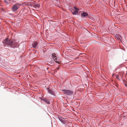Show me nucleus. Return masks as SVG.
<instances>
[{"mask_svg":"<svg viewBox=\"0 0 127 127\" xmlns=\"http://www.w3.org/2000/svg\"><path fill=\"white\" fill-rule=\"evenodd\" d=\"M78 11L75 10V11L73 12H72V14L74 15H76L78 13Z\"/></svg>","mask_w":127,"mask_h":127,"instance_id":"13","label":"nucleus"},{"mask_svg":"<svg viewBox=\"0 0 127 127\" xmlns=\"http://www.w3.org/2000/svg\"><path fill=\"white\" fill-rule=\"evenodd\" d=\"M33 7L35 8H39L40 7V5L39 4H35V3H34V5Z\"/></svg>","mask_w":127,"mask_h":127,"instance_id":"11","label":"nucleus"},{"mask_svg":"<svg viewBox=\"0 0 127 127\" xmlns=\"http://www.w3.org/2000/svg\"><path fill=\"white\" fill-rule=\"evenodd\" d=\"M2 42L3 43V45L5 47L9 46L10 47H13V41L11 39H8L7 38H5Z\"/></svg>","mask_w":127,"mask_h":127,"instance_id":"1","label":"nucleus"},{"mask_svg":"<svg viewBox=\"0 0 127 127\" xmlns=\"http://www.w3.org/2000/svg\"><path fill=\"white\" fill-rule=\"evenodd\" d=\"M35 3V2L33 1H30L29 2V6L33 7Z\"/></svg>","mask_w":127,"mask_h":127,"instance_id":"7","label":"nucleus"},{"mask_svg":"<svg viewBox=\"0 0 127 127\" xmlns=\"http://www.w3.org/2000/svg\"><path fill=\"white\" fill-rule=\"evenodd\" d=\"M4 0V1L6 2L7 3V1H6L5 0Z\"/></svg>","mask_w":127,"mask_h":127,"instance_id":"21","label":"nucleus"},{"mask_svg":"<svg viewBox=\"0 0 127 127\" xmlns=\"http://www.w3.org/2000/svg\"><path fill=\"white\" fill-rule=\"evenodd\" d=\"M52 58L53 59L55 58V57H56V54L55 53H53V54H52Z\"/></svg>","mask_w":127,"mask_h":127,"instance_id":"14","label":"nucleus"},{"mask_svg":"<svg viewBox=\"0 0 127 127\" xmlns=\"http://www.w3.org/2000/svg\"><path fill=\"white\" fill-rule=\"evenodd\" d=\"M63 93L65 95H73V92L69 90L64 89L62 90Z\"/></svg>","mask_w":127,"mask_h":127,"instance_id":"3","label":"nucleus"},{"mask_svg":"<svg viewBox=\"0 0 127 127\" xmlns=\"http://www.w3.org/2000/svg\"><path fill=\"white\" fill-rule=\"evenodd\" d=\"M49 63L51 64H53L54 63V61H50L49 62Z\"/></svg>","mask_w":127,"mask_h":127,"instance_id":"18","label":"nucleus"},{"mask_svg":"<svg viewBox=\"0 0 127 127\" xmlns=\"http://www.w3.org/2000/svg\"><path fill=\"white\" fill-rule=\"evenodd\" d=\"M117 39L120 41H121L122 39L121 36L119 34H118L117 35V36H116Z\"/></svg>","mask_w":127,"mask_h":127,"instance_id":"10","label":"nucleus"},{"mask_svg":"<svg viewBox=\"0 0 127 127\" xmlns=\"http://www.w3.org/2000/svg\"><path fill=\"white\" fill-rule=\"evenodd\" d=\"M59 120H60L62 122L64 123L65 122V121L64 120V119L62 118H59Z\"/></svg>","mask_w":127,"mask_h":127,"instance_id":"12","label":"nucleus"},{"mask_svg":"<svg viewBox=\"0 0 127 127\" xmlns=\"http://www.w3.org/2000/svg\"><path fill=\"white\" fill-rule=\"evenodd\" d=\"M37 45V43L36 42H34L32 44V46L33 47L35 48L36 47Z\"/></svg>","mask_w":127,"mask_h":127,"instance_id":"9","label":"nucleus"},{"mask_svg":"<svg viewBox=\"0 0 127 127\" xmlns=\"http://www.w3.org/2000/svg\"><path fill=\"white\" fill-rule=\"evenodd\" d=\"M22 94H23V93H21V94H20V95H22Z\"/></svg>","mask_w":127,"mask_h":127,"instance_id":"22","label":"nucleus"},{"mask_svg":"<svg viewBox=\"0 0 127 127\" xmlns=\"http://www.w3.org/2000/svg\"><path fill=\"white\" fill-rule=\"evenodd\" d=\"M74 9L75 10L78 11L79 10L78 9V8H77V7L75 6H74Z\"/></svg>","mask_w":127,"mask_h":127,"instance_id":"15","label":"nucleus"},{"mask_svg":"<svg viewBox=\"0 0 127 127\" xmlns=\"http://www.w3.org/2000/svg\"><path fill=\"white\" fill-rule=\"evenodd\" d=\"M47 90L48 92L50 94L54 95L55 94V92L53 90H52L49 88H47Z\"/></svg>","mask_w":127,"mask_h":127,"instance_id":"4","label":"nucleus"},{"mask_svg":"<svg viewBox=\"0 0 127 127\" xmlns=\"http://www.w3.org/2000/svg\"><path fill=\"white\" fill-rule=\"evenodd\" d=\"M125 86L127 87V83L126 84H124Z\"/></svg>","mask_w":127,"mask_h":127,"instance_id":"19","label":"nucleus"},{"mask_svg":"<svg viewBox=\"0 0 127 127\" xmlns=\"http://www.w3.org/2000/svg\"><path fill=\"white\" fill-rule=\"evenodd\" d=\"M56 69H57V70H59V67H57V68H56Z\"/></svg>","mask_w":127,"mask_h":127,"instance_id":"20","label":"nucleus"},{"mask_svg":"<svg viewBox=\"0 0 127 127\" xmlns=\"http://www.w3.org/2000/svg\"><path fill=\"white\" fill-rule=\"evenodd\" d=\"M19 7V4L17 3L14 4L13 5L11 8V10L13 12H15L17 10Z\"/></svg>","mask_w":127,"mask_h":127,"instance_id":"2","label":"nucleus"},{"mask_svg":"<svg viewBox=\"0 0 127 127\" xmlns=\"http://www.w3.org/2000/svg\"><path fill=\"white\" fill-rule=\"evenodd\" d=\"M119 76L118 75H117L116 76V78L118 79L119 80H120L121 79L119 78Z\"/></svg>","mask_w":127,"mask_h":127,"instance_id":"16","label":"nucleus"},{"mask_svg":"<svg viewBox=\"0 0 127 127\" xmlns=\"http://www.w3.org/2000/svg\"><path fill=\"white\" fill-rule=\"evenodd\" d=\"M53 59L54 61L58 64H60L61 62L60 61V59L57 58V56Z\"/></svg>","mask_w":127,"mask_h":127,"instance_id":"6","label":"nucleus"},{"mask_svg":"<svg viewBox=\"0 0 127 127\" xmlns=\"http://www.w3.org/2000/svg\"><path fill=\"white\" fill-rule=\"evenodd\" d=\"M41 99H42L46 103L49 104L50 102L49 101L45 98L42 97L41 98Z\"/></svg>","mask_w":127,"mask_h":127,"instance_id":"8","label":"nucleus"},{"mask_svg":"<svg viewBox=\"0 0 127 127\" xmlns=\"http://www.w3.org/2000/svg\"><path fill=\"white\" fill-rule=\"evenodd\" d=\"M25 5L27 6H29V2L26 3H25Z\"/></svg>","mask_w":127,"mask_h":127,"instance_id":"17","label":"nucleus"},{"mask_svg":"<svg viewBox=\"0 0 127 127\" xmlns=\"http://www.w3.org/2000/svg\"><path fill=\"white\" fill-rule=\"evenodd\" d=\"M88 15V13L85 12H83L81 14V16L83 18H86Z\"/></svg>","mask_w":127,"mask_h":127,"instance_id":"5","label":"nucleus"}]
</instances>
